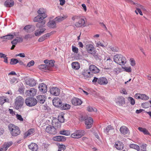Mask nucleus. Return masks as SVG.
I'll list each match as a JSON object with an SVG mask.
<instances>
[{
  "instance_id": "obj_33",
  "label": "nucleus",
  "mask_w": 151,
  "mask_h": 151,
  "mask_svg": "<svg viewBox=\"0 0 151 151\" xmlns=\"http://www.w3.org/2000/svg\"><path fill=\"white\" fill-rule=\"evenodd\" d=\"M37 101L41 104H43L45 100L44 96L39 95L37 96Z\"/></svg>"
},
{
  "instance_id": "obj_12",
  "label": "nucleus",
  "mask_w": 151,
  "mask_h": 151,
  "mask_svg": "<svg viewBox=\"0 0 151 151\" xmlns=\"http://www.w3.org/2000/svg\"><path fill=\"white\" fill-rule=\"evenodd\" d=\"M50 92L51 94L57 96L60 94V90L56 87H52L50 88Z\"/></svg>"
},
{
  "instance_id": "obj_43",
  "label": "nucleus",
  "mask_w": 151,
  "mask_h": 151,
  "mask_svg": "<svg viewBox=\"0 0 151 151\" xmlns=\"http://www.w3.org/2000/svg\"><path fill=\"white\" fill-rule=\"evenodd\" d=\"M34 132V130L33 129H31L29 130L27 132L25 133V136H28L32 134Z\"/></svg>"
},
{
  "instance_id": "obj_61",
  "label": "nucleus",
  "mask_w": 151,
  "mask_h": 151,
  "mask_svg": "<svg viewBox=\"0 0 151 151\" xmlns=\"http://www.w3.org/2000/svg\"><path fill=\"white\" fill-rule=\"evenodd\" d=\"M131 65L132 66H134L135 65V61L133 58H131L130 59Z\"/></svg>"
},
{
  "instance_id": "obj_32",
  "label": "nucleus",
  "mask_w": 151,
  "mask_h": 151,
  "mask_svg": "<svg viewBox=\"0 0 151 151\" xmlns=\"http://www.w3.org/2000/svg\"><path fill=\"white\" fill-rule=\"evenodd\" d=\"M39 68L41 70H50V68L47 66V65L46 64H41L39 65L38 66Z\"/></svg>"
},
{
  "instance_id": "obj_23",
  "label": "nucleus",
  "mask_w": 151,
  "mask_h": 151,
  "mask_svg": "<svg viewBox=\"0 0 151 151\" xmlns=\"http://www.w3.org/2000/svg\"><path fill=\"white\" fill-rule=\"evenodd\" d=\"M28 147L29 149L32 151H37L38 149V145L34 143H32L28 145Z\"/></svg>"
},
{
  "instance_id": "obj_10",
  "label": "nucleus",
  "mask_w": 151,
  "mask_h": 151,
  "mask_svg": "<svg viewBox=\"0 0 151 151\" xmlns=\"http://www.w3.org/2000/svg\"><path fill=\"white\" fill-rule=\"evenodd\" d=\"M53 105L56 107L61 106L63 104L61 100L58 98H55L52 100Z\"/></svg>"
},
{
  "instance_id": "obj_25",
  "label": "nucleus",
  "mask_w": 151,
  "mask_h": 151,
  "mask_svg": "<svg viewBox=\"0 0 151 151\" xmlns=\"http://www.w3.org/2000/svg\"><path fill=\"white\" fill-rule=\"evenodd\" d=\"M56 22L54 19L53 20L50 21L47 23V25L50 28H55L56 27Z\"/></svg>"
},
{
  "instance_id": "obj_26",
  "label": "nucleus",
  "mask_w": 151,
  "mask_h": 151,
  "mask_svg": "<svg viewBox=\"0 0 151 151\" xmlns=\"http://www.w3.org/2000/svg\"><path fill=\"white\" fill-rule=\"evenodd\" d=\"M120 131L121 133L123 134H126L129 132V130L126 127L123 126L120 128Z\"/></svg>"
},
{
  "instance_id": "obj_27",
  "label": "nucleus",
  "mask_w": 151,
  "mask_h": 151,
  "mask_svg": "<svg viewBox=\"0 0 151 151\" xmlns=\"http://www.w3.org/2000/svg\"><path fill=\"white\" fill-rule=\"evenodd\" d=\"M68 17L67 15H63V16H58L54 19L57 23L60 22L66 19Z\"/></svg>"
},
{
  "instance_id": "obj_44",
  "label": "nucleus",
  "mask_w": 151,
  "mask_h": 151,
  "mask_svg": "<svg viewBox=\"0 0 151 151\" xmlns=\"http://www.w3.org/2000/svg\"><path fill=\"white\" fill-rule=\"evenodd\" d=\"M18 62L19 60L15 58H12L11 60L10 63L11 65H15L18 63Z\"/></svg>"
},
{
  "instance_id": "obj_7",
  "label": "nucleus",
  "mask_w": 151,
  "mask_h": 151,
  "mask_svg": "<svg viewBox=\"0 0 151 151\" xmlns=\"http://www.w3.org/2000/svg\"><path fill=\"white\" fill-rule=\"evenodd\" d=\"M37 101L33 97H28L25 100V103L28 106L32 107L35 106L37 103Z\"/></svg>"
},
{
  "instance_id": "obj_51",
  "label": "nucleus",
  "mask_w": 151,
  "mask_h": 151,
  "mask_svg": "<svg viewBox=\"0 0 151 151\" xmlns=\"http://www.w3.org/2000/svg\"><path fill=\"white\" fill-rule=\"evenodd\" d=\"M87 110L88 111H94L96 112L97 109L95 108H92L91 107H88L87 108Z\"/></svg>"
},
{
  "instance_id": "obj_11",
  "label": "nucleus",
  "mask_w": 151,
  "mask_h": 151,
  "mask_svg": "<svg viewBox=\"0 0 151 151\" xmlns=\"http://www.w3.org/2000/svg\"><path fill=\"white\" fill-rule=\"evenodd\" d=\"M86 49L87 52L89 54H92L95 53V48L92 44L87 45L86 46Z\"/></svg>"
},
{
  "instance_id": "obj_59",
  "label": "nucleus",
  "mask_w": 151,
  "mask_h": 151,
  "mask_svg": "<svg viewBox=\"0 0 151 151\" xmlns=\"http://www.w3.org/2000/svg\"><path fill=\"white\" fill-rule=\"evenodd\" d=\"M72 50L73 52L77 53L78 52V49L76 47L73 46Z\"/></svg>"
},
{
  "instance_id": "obj_62",
  "label": "nucleus",
  "mask_w": 151,
  "mask_h": 151,
  "mask_svg": "<svg viewBox=\"0 0 151 151\" xmlns=\"http://www.w3.org/2000/svg\"><path fill=\"white\" fill-rule=\"evenodd\" d=\"M125 70L128 72H130L131 71V68L130 67H125L124 68Z\"/></svg>"
},
{
  "instance_id": "obj_58",
  "label": "nucleus",
  "mask_w": 151,
  "mask_h": 151,
  "mask_svg": "<svg viewBox=\"0 0 151 151\" xmlns=\"http://www.w3.org/2000/svg\"><path fill=\"white\" fill-rule=\"evenodd\" d=\"M34 63V60H31L27 63V66L29 67H30L31 66L33 65Z\"/></svg>"
},
{
  "instance_id": "obj_24",
  "label": "nucleus",
  "mask_w": 151,
  "mask_h": 151,
  "mask_svg": "<svg viewBox=\"0 0 151 151\" xmlns=\"http://www.w3.org/2000/svg\"><path fill=\"white\" fill-rule=\"evenodd\" d=\"M116 103L119 105H122L125 103V99L122 96L119 97L116 99Z\"/></svg>"
},
{
  "instance_id": "obj_40",
  "label": "nucleus",
  "mask_w": 151,
  "mask_h": 151,
  "mask_svg": "<svg viewBox=\"0 0 151 151\" xmlns=\"http://www.w3.org/2000/svg\"><path fill=\"white\" fill-rule=\"evenodd\" d=\"M12 144V142H9L6 143H5L3 145V148L4 149V151H6L8 148Z\"/></svg>"
},
{
  "instance_id": "obj_45",
  "label": "nucleus",
  "mask_w": 151,
  "mask_h": 151,
  "mask_svg": "<svg viewBox=\"0 0 151 151\" xmlns=\"http://www.w3.org/2000/svg\"><path fill=\"white\" fill-rule=\"evenodd\" d=\"M57 120H58L60 122H61V123L64 122L65 119L63 116L62 115L59 116L58 117V119Z\"/></svg>"
},
{
  "instance_id": "obj_22",
  "label": "nucleus",
  "mask_w": 151,
  "mask_h": 151,
  "mask_svg": "<svg viewBox=\"0 0 151 151\" xmlns=\"http://www.w3.org/2000/svg\"><path fill=\"white\" fill-rule=\"evenodd\" d=\"M53 139L55 141L63 142L66 140V137L63 136H58L54 137Z\"/></svg>"
},
{
  "instance_id": "obj_35",
  "label": "nucleus",
  "mask_w": 151,
  "mask_h": 151,
  "mask_svg": "<svg viewBox=\"0 0 151 151\" xmlns=\"http://www.w3.org/2000/svg\"><path fill=\"white\" fill-rule=\"evenodd\" d=\"M138 129L140 132H142L145 134L151 135L148 131L145 128L139 127L138 128Z\"/></svg>"
},
{
  "instance_id": "obj_50",
  "label": "nucleus",
  "mask_w": 151,
  "mask_h": 151,
  "mask_svg": "<svg viewBox=\"0 0 151 151\" xmlns=\"http://www.w3.org/2000/svg\"><path fill=\"white\" fill-rule=\"evenodd\" d=\"M95 43L96 46L98 47H100V46H101L103 47H105V46L100 41L98 42H95Z\"/></svg>"
},
{
  "instance_id": "obj_9",
  "label": "nucleus",
  "mask_w": 151,
  "mask_h": 151,
  "mask_svg": "<svg viewBox=\"0 0 151 151\" xmlns=\"http://www.w3.org/2000/svg\"><path fill=\"white\" fill-rule=\"evenodd\" d=\"M45 131L50 134H55L57 133V131L53 126L49 125L46 128Z\"/></svg>"
},
{
  "instance_id": "obj_47",
  "label": "nucleus",
  "mask_w": 151,
  "mask_h": 151,
  "mask_svg": "<svg viewBox=\"0 0 151 151\" xmlns=\"http://www.w3.org/2000/svg\"><path fill=\"white\" fill-rule=\"evenodd\" d=\"M49 62V63L47 66H49V67L50 68L51 70V68L54 66L55 61L53 60H50Z\"/></svg>"
},
{
  "instance_id": "obj_64",
  "label": "nucleus",
  "mask_w": 151,
  "mask_h": 151,
  "mask_svg": "<svg viewBox=\"0 0 151 151\" xmlns=\"http://www.w3.org/2000/svg\"><path fill=\"white\" fill-rule=\"evenodd\" d=\"M19 56L21 57L24 58L25 57V54L24 53H20L16 55V56Z\"/></svg>"
},
{
  "instance_id": "obj_38",
  "label": "nucleus",
  "mask_w": 151,
  "mask_h": 151,
  "mask_svg": "<svg viewBox=\"0 0 151 151\" xmlns=\"http://www.w3.org/2000/svg\"><path fill=\"white\" fill-rule=\"evenodd\" d=\"M129 146L130 148L134 149L136 150L137 151H139L140 150L139 146L136 144H131L129 145Z\"/></svg>"
},
{
  "instance_id": "obj_16",
  "label": "nucleus",
  "mask_w": 151,
  "mask_h": 151,
  "mask_svg": "<svg viewBox=\"0 0 151 151\" xmlns=\"http://www.w3.org/2000/svg\"><path fill=\"white\" fill-rule=\"evenodd\" d=\"M38 88L41 92L44 93H46L47 91V86L43 83L40 84Z\"/></svg>"
},
{
  "instance_id": "obj_3",
  "label": "nucleus",
  "mask_w": 151,
  "mask_h": 151,
  "mask_svg": "<svg viewBox=\"0 0 151 151\" xmlns=\"http://www.w3.org/2000/svg\"><path fill=\"white\" fill-rule=\"evenodd\" d=\"M8 127L11 134L13 136H17L20 134V131L19 127L15 125L10 124L9 125Z\"/></svg>"
},
{
  "instance_id": "obj_37",
  "label": "nucleus",
  "mask_w": 151,
  "mask_h": 151,
  "mask_svg": "<svg viewBox=\"0 0 151 151\" xmlns=\"http://www.w3.org/2000/svg\"><path fill=\"white\" fill-rule=\"evenodd\" d=\"M45 30V29L43 28L40 30H36L35 32V35L37 36H38L40 35Z\"/></svg>"
},
{
  "instance_id": "obj_15",
  "label": "nucleus",
  "mask_w": 151,
  "mask_h": 151,
  "mask_svg": "<svg viewBox=\"0 0 151 151\" xmlns=\"http://www.w3.org/2000/svg\"><path fill=\"white\" fill-rule=\"evenodd\" d=\"M91 74L97 73L99 72L100 70L95 65H90L89 67Z\"/></svg>"
},
{
  "instance_id": "obj_31",
  "label": "nucleus",
  "mask_w": 151,
  "mask_h": 151,
  "mask_svg": "<svg viewBox=\"0 0 151 151\" xmlns=\"http://www.w3.org/2000/svg\"><path fill=\"white\" fill-rule=\"evenodd\" d=\"M72 68L75 70H78L80 68L79 63L78 62H73L71 64Z\"/></svg>"
},
{
  "instance_id": "obj_57",
  "label": "nucleus",
  "mask_w": 151,
  "mask_h": 151,
  "mask_svg": "<svg viewBox=\"0 0 151 151\" xmlns=\"http://www.w3.org/2000/svg\"><path fill=\"white\" fill-rule=\"evenodd\" d=\"M55 32L54 31L51 32L50 33H47L44 35V37L45 38L46 37H50L51 35L53 34Z\"/></svg>"
},
{
  "instance_id": "obj_53",
  "label": "nucleus",
  "mask_w": 151,
  "mask_h": 151,
  "mask_svg": "<svg viewBox=\"0 0 151 151\" xmlns=\"http://www.w3.org/2000/svg\"><path fill=\"white\" fill-rule=\"evenodd\" d=\"M142 106L143 108H147L149 106L150 104L148 102H145V103H142Z\"/></svg>"
},
{
  "instance_id": "obj_2",
  "label": "nucleus",
  "mask_w": 151,
  "mask_h": 151,
  "mask_svg": "<svg viewBox=\"0 0 151 151\" xmlns=\"http://www.w3.org/2000/svg\"><path fill=\"white\" fill-rule=\"evenodd\" d=\"M38 15L35 17L33 20L34 22H38L43 20L47 17L46 9L40 8L37 11Z\"/></svg>"
},
{
  "instance_id": "obj_8",
  "label": "nucleus",
  "mask_w": 151,
  "mask_h": 151,
  "mask_svg": "<svg viewBox=\"0 0 151 151\" xmlns=\"http://www.w3.org/2000/svg\"><path fill=\"white\" fill-rule=\"evenodd\" d=\"M85 131L83 130L80 129L76 130L75 133L72 134L71 137L74 138H79L85 134Z\"/></svg>"
},
{
  "instance_id": "obj_5",
  "label": "nucleus",
  "mask_w": 151,
  "mask_h": 151,
  "mask_svg": "<svg viewBox=\"0 0 151 151\" xmlns=\"http://www.w3.org/2000/svg\"><path fill=\"white\" fill-rule=\"evenodd\" d=\"M24 102V99L20 96H18L15 99L14 104L16 108L18 109L21 108Z\"/></svg>"
},
{
  "instance_id": "obj_13",
  "label": "nucleus",
  "mask_w": 151,
  "mask_h": 151,
  "mask_svg": "<svg viewBox=\"0 0 151 151\" xmlns=\"http://www.w3.org/2000/svg\"><path fill=\"white\" fill-rule=\"evenodd\" d=\"M129 1L131 4L134 5V7L137 10L138 9H141L143 11H145L146 10L145 7L141 4L135 2L131 0H129Z\"/></svg>"
},
{
  "instance_id": "obj_30",
  "label": "nucleus",
  "mask_w": 151,
  "mask_h": 151,
  "mask_svg": "<svg viewBox=\"0 0 151 151\" xmlns=\"http://www.w3.org/2000/svg\"><path fill=\"white\" fill-rule=\"evenodd\" d=\"M23 41V38H15L11 41V43L12 45H15L18 43L21 42Z\"/></svg>"
},
{
  "instance_id": "obj_63",
  "label": "nucleus",
  "mask_w": 151,
  "mask_h": 151,
  "mask_svg": "<svg viewBox=\"0 0 151 151\" xmlns=\"http://www.w3.org/2000/svg\"><path fill=\"white\" fill-rule=\"evenodd\" d=\"M5 37H7L8 38H14V35H8L6 36L1 37L0 38H4Z\"/></svg>"
},
{
  "instance_id": "obj_1",
  "label": "nucleus",
  "mask_w": 151,
  "mask_h": 151,
  "mask_svg": "<svg viewBox=\"0 0 151 151\" xmlns=\"http://www.w3.org/2000/svg\"><path fill=\"white\" fill-rule=\"evenodd\" d=\"M85 18L84 16L80 15H75L72 17V19L73 20L76 21L75 25L77 27L85 26Z\"/></svg>"
},
{
  "instance_id": "obj_21",
  "label": "nucleus",
  "mask_w": 151,
  "mask_h": 151,
  "mask_svg": "<svg viewBox=\"0 0 151 151\" xmlns=\"http://www.w3.org/2000/svg\"><path fill=\"white\" fill-rule=\"evenodd\" d=\"M108 82V80L105 77H102L99 78L98 83L101 85H106Z\"/></svg>"
},
{
  "instance_id": "obj_54",
  "label": "nucleus",
  "mask_w": 151,
  "mask_h": 151,
  "mask_svg": "<svg viewBox=\"0 0 151 151\" xmlns=\"http://www.w3.org/2000/svg\"><path fill=\"white\" fill-rule=\"evenodd\" d=\"M65 146L64 145H60L59 147V149L58 151H61V149L64 150L65 149Z\"/></svg>"
},
{
  "instance_id": "obj_48",
  "label": "nucleus",
  "mask_w": 151,
  "mask_h": 151,
  "mask_svg": "<svg viewBox=\"0 0 151 151\" xmlns=\"http://www.w3.org/2000/svg\"><path fill=\"white\" fill-rule=\"evenodd\" d=\"M141 99L142 100H146L149 99V97L145 94H141Z\"/></svg>"
},
{
  "instance_id": "obj_42",
  "label": "nucleus",
  "mask_w": 151,
  "mask_h": 151,
  "mask_svg": "<svg viewBox=\"0 0 151 151\" xmlns=\"http://www.w3.org/2000/svg\"><path fill=\"white\" fill-rule=\"evenodd\" d=\"M62 110H66L69 109L70 108V106L67 104H63V106H61Z\"/></svg>"
},
{
  "instance_id": "obj_29",
  "label": "nucleus",
  "mask_w": 151,
  "mask_h": 151,
  "mask_svg": "<svg viewBox=\"0 0 151 151\" xmlns=\"http://www.w3.org/2000/svg\"><path fill=\"white\" fill-rule=\"evenodd\" d=\"M115 147L117 149L121 150L123 149L124 144L121 142H117L115 144Z\"/></svg>"
},
{
  "instance_id": "obj_17",
  "label": "nucleus",
  "mask_w": 151,
  "mask_h": 151,
  "mask_svg": "<svg viewBox=\"0 0 151 151\" xmlns=\"http://www.w3.org/2000/svg\"><path fill=\"white\" fill-rule=\"evenodd\" d=\"M82 74L84 78L91 77L93 75L88 70H84L82 72Z\"/></svg>"
},
{
  "instance_id": "obj_55",
  "label": "nucleus",
  "mask_w": 151,
  "mask_h": 151,
  "mask_svg": "<svg viewBox=\"0 0 151 151\" xmlns=\"http://www.w3.org/2000/svg\"><path fill=\"white\" fill-rule=\"evenodd\" d=\"M17 118L19 121L23 122L24 120L22 118V116L19 114H17L16 115Z\"/></svg>"
},
{
  "instance_id": "obj_52",
  "label": "nucleus",
  "mask_w": 151,
  "mask_h": 151,
  "mask_svg": "<svg viewBox=\"0 0 151 151\" xmlns=\"http://www.w3.org/2000/svg\"><path fill=\"white\" fill-rule=\"evenodd\" d=\"M128 99L132 105H134V104L135 103V100L132 98L131 97H128Z\"/></svg>"
},
{
  "instance_id": "obj_46",
  "label": "nucleus",
  "mask_w": 151,
  "mask_h": 151,
  "mask_svg": "<svg viewBox=\"0 0 151 151\" xmlns=\"http://www.w3.org/2000/svg\"><path fill=\"white\" fill-rule=\"evenodd\" d=\"M18 81H17L16 78L15 77H13L10 78L9 82L11 84H12L14 83H16Z\"/></svg>"
},
{
  "instance_id": "obj_39",
  "label": "nucleus",
  "mask_w": 151,
  "mask_h": 151,
  "mask_svg": "<svg viewBox=\"0 0 151 151\" xmlns=\"http://www.w3.org/2000/svg\"><path fill=\"white\" fill-rule=\"evenodd\" d=\"M59 133L61 134L65 135L66 136H68L70 134V132L68 130H61L60 131Z\"/></svg>"
},
{
  "instance_id": "obj_6",
  "label": "nucleus",
  "mask_w": 151,
  "mask_h": 151,
  "mask_svg": "<svg viewBox=\"0 0 151 151\" xmlns=\"http://www.w3.org/2000/svg\"><path fill=\"white\" fill-rule=\"evenodd\" d=\"M82 120H85V124L86 125L87 129H89L92 127L93 124V120L90 117L87 116H82L81 118Z\"/></svg>"
},
{
  "instance_id": "obj_18",
  "label": "nucleus",
  "mask_w": 151,
  "mask_h": 151,
  "mask_svg": "<svg viewBox=\"0 0 151 151\" xmlns=\"http://www.w3.org/2000/svg\"><path fill=\"white\" fill-rule=\"evenodd\" d=\"M52 124L53 127L56 129V130L57 131L61 127V123L58 120H56L55 121H52Z\"/></svg>"
},
{
  "instance_id": "obj_49",
  "label": "nucleus",
  "mask_w": 151,
  "mask_h": 151,
  "mask_svg": "<svg viewBox=\"0 0 151 151\" xmlns=\"http://www.w3.org/2000/svg\"><path fill=\"white\" fill-rule=\"evenodd\" d=\"M113 129V127H111V125H109L106 127V129H104V131H106V133L107 134L108 133L109 131Z\"/></svg>"
},
{
  "instance_id": "obj_19",
  "label": "nucleus",
  "mask_w": 151,
  "mask_h": 151,
  "mask_svg": "<svg viewBox=\"0 0 151 151\" xmlns=\"http://www.w3.org/2000/svg\"><path fill=\"white\" fill-rule=\"evenodd\" d=\"M71 102L72 104L75 106L80 105L82 103L80 99L76 98H73Z\"/></svg>"
},
{
  "instance_id": "obj_14",
  "label": "nucleus",
  "mask_w": 151,
  "mask_h": 151,
  "mask_svg": "<svg viewBox=\"0 0 151 151\" xmlns=\"http://www.w3.org/2000/svg\"><path fill=\"white\" fill-rule=\"evenodd\" d=\"M37 93L36 90L34 88L30 89L29 90H27L25 92L26 94L29 96H34Z\"/></svg>"
},
{
  "instance_id": "obj_56",
  "label": "nucleus",
  "mask_w": 151,
  "mask_h": 151,
  "mask_svg": "<svg viewBox=\"0 0 151 151\" xmlns=\"http://www.w3.org/2000/svg\"><path fill=\"white\" fill-rule=\"evenodd\" d=\"M147 146V144H143L140 146L142 148V150L143 151H146V147Z\"/></svg>"
},
{
  "instance_id": "obj_28",
  "label": "nucleus",
  "mask_w": 151,
  "mask_h": 151,
  "mask_svg": "<svg viewBox=\"0 0 151 151\" xmlns=\"http://www.w3.org/2000/svg\"><path fill=\"white\" fill-rule=\"evenodd\" d=\"M14 1L12 0H7L5 3L4 5L6 7H11L14 5Z\"/></svg>"
},
{
  "instance_id": "obj_34",
  "label": "nucleus",
  "mask_w": 151,
  "mask_h": 151,
  "mask_svg": "<svg viewBox=\"0 0 151 151\" xmlns=\"http://www.w3.org/2000/svg\"><path fill=\"white\" fill-rule=\"evenodd\" d=\"M24 30L27 32H30L33 31L31 25H27L25 26L24 28Z\"/></svg>"
},
{
  "instance_id": "obj_41",
  "label": "nucleus",
  "mask_w": 151,
  "mask_h": 151,
  "mask_svg": "<svg viewBox=\"0 0 151 151\" xmlns=\"http://www.w3.org/2000/svg\"><path fill=\"white\" fill-rule=\"evenodd\" d=\"M92 54L93 55V57L96 60L100 61L101 60V56L98 55V53H96V51L94 54Z\"/></svg>"
},
{
  "instance_id": "obj_4",
  "label": "nucleus",
  "mask_w": 151,
  "mask_h": 151,
  "mask_svg": "<svg viewBox=\"0 0 151 151\" xmlns=\"http://www.w3.org/2000/svg\"><path fill=\"white\" fill-rule=\"evenodd\" d=\"M114 60L116 63L121 65H124L126 62L125 58L121 55L118 54L114 56Z\"/></svg>"
},
{
  "instance_id": "obj_36",
  "label": "nucleus",
  "mask_w": 151,
  "mask_h": 151,
  "mask_svg": "<svg viewBox=\"0 0 151 151\" xmlns=\"http://www.w3.org/2000/svg\"><path fill=\"white\" fill-rule=\"evenodd\" d=\"M38 22L36 24V27L40 28H42L44 27L45 24V20H42L41 22Z\"/></svg>"
},
{
  "instance_id": "obj_60",
  "label": "nucleus",
  "mask_w": 151,
  "mask_h": 151,
  "mask_svg": "<svg viewBox=\"0 0 151 151\" xmlns=\"http://www.w3.org/2000/svg\"><path fill=\"white\" fill-rule=\"evenodd\" d=\"M110 49L113 52H117L118 51V49L117 48L114 47H110Z\"/></svg>"
},
{
  "instance_id": "obj_20",
  "label": "nucleus",
  "mask_w": 151,
  "mask_h": 151,
  "mask_svg": "<svg viewBox=\"0 0 151 151\" xmlns=\"http://www.w3.org/2000/svg\"><path fill=\"white\" fill-rule=\"evenodd\" d=\"M27 85L31 86H35L36 83V81L33 78H30L27 80L26 81Z\"/></svg>"
}]
</instances>
